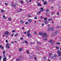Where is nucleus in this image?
I'll return each instance as SVG.
<instances>
[{
    "label": "nucleus",
    "instance_id": "obj_1",
    "mask_svg": "<svg viewBox=\"0 0 61 61\" xmlns=\"http://www.w3.org/2000/svg\"><path fill=\"white\" fill-rule=\"evenodd\" d=\"M57 54H59V56H61V52H60L59 50H58V51H57Z\"/></svg>",
    "mask_w": 61,
    "mask_h": 61
},
{
    "label": "nucleus",
    "instance_id": "obj_2",
    "mask_svg": "<svg viewBox=\"0 0 61 61\" xmlns=\"http://www.w3.org/2000/svg\"><path fill=\"white\" fill-rule=\"evenodd\" d=\"M46 35H47V34H46V33H44L43 34V36H45V37H48Z\"/></svg>",
    "mask_w": 61,
    "mask_h": 61
},
{
    "label": "nucleus",
    "instance_id": "obj_3",
    "mask_svg": "<svg viewBox=\"0 0 61 61\" xmlns=\"http://www.w3.org/2000/svg\"><path fill=\"white\" fill-rule=\"evenodd\" d=\"M9 34V32L8 31H6L4 33V35H5V34H6V35H8Z\"/></svg>",
    "mask_w": 61,
    "mask_h": 61
},
{
    "label": "nucleus",
    "instance_id": "obj_4",
    "mask_svg": "<svg viewBox=\"0 0 61 61\" xmlns=\"http://www.w3.org/2000/svg\"><path fill=\"white\" fill-rule=\"evenodd\" d=\"M43 4L44 5H47V3L46 1H45L44 2Z\"/></svg>",
    "mask_w": 61,
    "mask_h": 61
},
{
    "label": "nucleus",
    "instance_id": "obj_5",
    "mask_svg": "<svg viewBox=\"0 0 61 61\" xmlns=\"http://www.w3.org/2000/svg\"><path fill=\"white\" fill-rule=\"evenodd\" d=\"M53 20V19L52 18H50L48 20V21H52Z\"/></svg>",
    "mask_w": 61,
    "mask_h": 61
},
{
    "label": "nucleus",
    "instance_id": "obj_6",
    "mask_svg": "<svg viewBox=\"0 0 61 61\" xmlns=\"http://www.w3.org/2000/svg\"><path fill=\"white\" fill-rule=\"evenodd\" d=\"M41 12V11H38L37 12V15H39V14H40Z\"/></svg>",
    "mask_w": 61,
    "mask_h": 61
},
{
    "label": "nucleus",
    "instance_id": "obj_7",
    "mask_svg": "<svg viewBox=\"0 0 61 61\" xmlns=\"http://www.w3.org/2000/svg\"><path fill=\"white\" fill-rule=\"evenodd\" d=\"M44 21H47V18H46V17H44Z\"/></svg>",
    "mask_w": 61,
    "mask_h": 61
},
{
    "label": "nucleus",
    "instance_id": "obj_8",
    "mask_svg": "<svg viewBox=\"0 0 61 61\" xmlns=\"http://www.w3.org/2000/svg\"><path fill=\"white\" fill-rule=\"evenodd\" d=\"M32 20L31 19H29L28 20V22H32Z\"/></svg>",
    "mask_w": 61,
    "mask_h": 61
},
{
    "label": "nucleus",
    "instance_id": "obj_9",
    "mask_svg": "<svg viewBox=\"0 0 61 61\" xmlns=\"http://www.w3.org/2000/svg\"><path fill=\"white\" fill-rule=\"evenodd\" d=\"M40 10H41V11H44V10H43V9H44V8H41L40 9Z\"/></svg>",
    "mask_w": 61,
    "mask_h": 61
},
{
    "label": "nucleus",
    "instance_id": "obj_10",
    "mask_svg": "<svg viewBox=\"0 0 61 61\" xmlns=\"http://www.w3.org/2000/svg\"><path fill=\"white\" fill-rule=\"evenodd\" d=\"M6 58L5 57L3 58V61H6Z\"/></svg>",
    "mask_w": 61,
    "mask_h": 61
},
{
    "label": "nucleus",
    "instance_id": "obj_11",
    "mask_svg": "<svg viewBox=\"0 0 61 61\" xmlns=\"http://www.w3.org/2000/svg\"><path fill=\"white\" fill-rule=\"evenodd\" d=\"M44 23H45V24H48V22L47 21H46Z\"/></svg>",
    "mask_w": 61,
    "mask_h": 61
},
{
    "label": "nucleus",
    "instance_id": "obj_12",
    "mask_svg": "<svg viewBox=\"0 0 61 61\" xmlns=\"http://www.w3.org/2000/svg\"><path fill=\"white\" fill-rule=\"evenodd\" d=\"M18 35V33H17L15 34L14 35L15 37H17V35Z\"/></svg>",
    "mask_w": 61,
    "mask_h": 61
},
{
    "label": "nucleus",
    "instance_id": "obj_13",
    "mask_svg": "<svg viewBox=\"0 0 61 61\" xmlns=\"http://www.w3.org/2000/svg\"><path fill=\"white\" fill-rule=\"evenodd\" d=\"M37 5H38L39 6H41V5L39 3H38Z\"/></svg>",
    "mask_w": 61,
    "mask_h": 61
},
{
    "label": "nucleus",
    "instance_id": "obj_14",
    "mask_svg": "<svg viewBox=\"0 0 61 61\" xmlns=\"http://www.w3.org/2000/svg\"><path fill=\"white\" fill-rule=\"evenodd\" d=\"M3 17L4 18H7V17H5V15L3 16Z\"/></svg>",
    "mask_w": 61,
    "mask_h": 61
},
{
    "label": "nucleus",
    "instance_id": "obj_15",
    "mask_svg": "<svg viewBox=\"0 0 61 61\" xmlns=\"http://www.w3.org/2000/svg\"><path fill=\"white\" fill-rule=\"evenodd\" d=\"M11 5L12 6H14V7H15L16 6V5H14L13 4H12Z\"/></svg>",
    "mask_w": 61,
    "mask_h": 61
},
{
    "label": "nucleus",
    "instance_id": "obj_16",
    "mask_svg": "<svg viewBox=\"0 0 61 61\" xmlns=\"http://www.w3.org/2000/svg\"><path fill=\"white\" fill-rule=\"evenodd\" d=\"M56 44H57V45H59L60 44V42H57L56 43Z\"/></svg>",
    "mask_w": 61,
    "mask_h": 61
},
{
    "label": "nucleus",
    "instance_id": "obj_17",
    "mask_svg": "<svg viewBox=\"0 0 61 61\" xmlns=\"http://www.w3.org/2000/svg\"><path fill=\"white\" fill-rule=\"evenodd\" d=\"M8 19L9 21H11L12 20V19L10 18H9Z\"/></svg>",
    "mask_w": 61,
    "mask_h": 61
},
{
    "label": "nucleus",
    "instance_id": "obj_18",
    "mask_svg": "<svg viewBox=\"0 0 61 61\" xmlns=\"http://www.w3.org/2000/svg\"><path fill=\"white\" fill-rule=\"evenodd\" d=\"M20 60V58H17L16 60V61H19Z\"/></svg>",
    "mask_w": 61,
    "mask_h": 61
},
{
    "label": "nucleus",
    "instance_id": "obj_19",
    "mask_svg": "<svg viewBox=\"0 0 61 61\" xmlns=\"http://www.w3.org/2000/svg\"><path fill=\"white\" fill-rule=\"evenodd\" d=\"M54 30V28H51V31H53V30Z\"/></svg>",
    "mask_w": 61,
    "mask_h": 61
},
{
    "label": "nucleus",
    "instance_id": "obj_20",
    "mask_svg": "<svg viewBox=\"0 0 61 61\" xmlns=\"http://www.w3.org/2000/svg\"><path fill=\"white\" fill-rule=\"evenodd\" d=\"M39 35L40 36H42V33L41 32H40L39 33Z\"/></svg>",
    "mask_w": 61,
    "mask_h": 61
},
{
    "label": "nucleus",
    "instance_id": "obj_21",
    "mask_svg": "<svg viewBox=\"0 0 61 61\" xmlns=\"http://www.w3.org/2000/svg\"><path fill=\"white\" fill-rule=\"evenodd\" d=\"M27 36H30V33H27Z\"/></svg>",
    "mask_w": 61,
    "mask_h": 61
},
{
    "label": "nucleus",
    "instance_id": "obj_22",
    "mask_svg": "<svg viewBox=\"0 0 61 61\" xmlns=\"http://www.w3.org/2000/svg\"><path fill=\"white\" fill-rule=\"evenodd\" d=\"M53 42V41L52 40H50L49 42V43H52Z\"/></svg>",
    "mask_w": 61,
    "mask_h": 61
},
{
    "label": "nucleus",
    "instance_id": "obj_23",
    "mask_svg": "<svg viewBox=\"0 0 61 61\" xmlns=\"http://www.w3.org/2000/svg\"><path fill=\"white\" fill-rule=\"evenodd\" d=\"M58 33V31H56L55 32V34H57Z\"/></svg>",
    "mask_w": 61,
    "mask_h": 61
},
{
    "label": "nucleus",
    "instance_id": "obj_24",
    "mask_svg": "<svg viewBox=\"0 0 61 61\" xmlns=\"http://www.w3.org/2000/svg\"><path fill=\"white\" fill-rule=\"evenodd\" d=\"M5 51H4L3 52V55H5Z\"/></svg>",
    "mask_w": 61,
    "mask_h": 61
},
{
    "label": "nucleus",
    "instance_id": "obj_25",
    "mask_svg": "<svg viewBox=\"0 0 61 61\" xmlns=\"http://www.w3.org/2000/svg\"><path fill=\"white\" fill-rule=\"evenodd\" d=\"M24 42H25V43H26V44H28V42L26 41H24Z\"/></svg>",
    "mask_w": 61,
    "mask_h": 61
},
{
    "label": "nucleus",
    "instance_id": "obj_26",
    "mask_svg": "<svg viewBox=\"0 0 61 61\" xmlns=\"http://www.w3.org/2000/svg\"><path fill=\"white\" fill-rule=\"evenodd\" d=\"M23 33L25 35H26V33H27V32H23Z\"/></svg>",
    "mask_w": 61,
    "mask_h": 61
},
{
    "label": "nucleus",
    "instance_id": "obj_27",
    "mask_svg": "<svg viewBox=\"0 0 61 61\" xmlns=\"http://www.w3.org/2000/svg\"><path fill=\"white\" fill-rule=\"evenodd\" d=\"M1 11L2 13H4V10H1Z\"/></svg>",
    "mask_w": 61,
    "mask_h": 61
},
{
    "label": "nucleus",
    "instance_id": "obj_28",
    "mask_svg": "<svg viewBox=\"0 0 61 61\" xmlns=\"http://www.w3.org/2000/svg\"><path fill=\"white\" fill-rule=\"evenodd\" d=\"M22 50V49L20 48L19 49V51H21Z\"/></svg>",
    "mask_w": 61,
    "mask_h": 61
},
{
    "label": "nucleus",
    "instance_id": "obj_29",
    "mask_svg": "<svg viewBox=\"0 0 61 61\" xmlns=\"http://www.w3.org/2000/svg\"><path fill=\"white\" fill-rule=\"evenodd\" d=\"M56 48L57 49H59V47L57 46L56 47Z\"/></svg>",
    "mask_w": 61,
    "mask_h": 61
},
{
    "label": "nucleus",
    "instance_id": "obj_30",
    "mask_svg": "<svg viewBox=\"0 0 61 61\" xmlns=\"http://www.w3.org/2000/svg\"><path fill=\"white\" fill-rule=\"evenodd\" d=\"M57 56L56 55H54V57H57Z\"/></svg>",
    "mask_w": 61,
    "mask_h": 61
},
{
    "label": "nucleus",
    "instance_id": "obj_31",
    "mask_svg": "<svg viewBox=\"0 0 61 61\" xmlns=\"http://www.w3.org/2000/svg\"><path fill=\"white\" fill-rule=\"evenodd\" d=\"M20 22L21 23H24V21H22V20H21L20 21Z\"/></svg>",
    "mask_w": 61,
    "mask_h": 61
},
{
    "label": "nucleus",
    "instance_id": "obj_32",
    "mask_svg": "<svg viewBox=\"0 0 61 61\" xmlns=\"http://www.w3.org/2000/svg\"><path fill=\"white\" fill-rule=\"evenodd\" d=\"M6 48H9L10 47L9 46H6Z\"/></svg>",
    "mask_w": 61,
    "mask_h": 61
},
{
    "label": "nucleus",
    "instance_id": "obj_33",
    "mask_svg": "<svg viewBox=\"0 0 61 61\" xmlns=\"http://www.w3.org/2000/svg\"><path fill=\"white\" fill-rule=\"evenodd\" d=\"M15 30H13L12 31V32L13 33H15Z\"/></svg>",
    "mask_w": 61,
    "mask_h": 61
},
{
    "label": "nucleus",
    "instance_id": "obj_34",
    "mask_svg": "<svg viewBox=\"0 0 61 61\" xmlns=\"http://www.w3.org/2000/svg\"><path fill=\"white\" fill-rule=\"evenodd\" d=\"M37 43H38L39 45H40L41 43H40V42H39L38 41H37Z\"/></svg>",
    "mask_w": 61,
    "mask_h": 61
},
{
    "label": "nucleus",
    "instance_id": "obj_35",
    "mask_svg": "<svg viewBox=\"0 0 61 61\" xmlns=\"http://www.w3.org/2000/svg\"><path fill=\"white\" fill-rule=\"evenodd\" d=\"M34 34L35 35H36V31H35V32L34 33Z\"/></svg>",
    "mask_w": 61,
    "mask_h": 61
},
{
    "label": "nucleus",
    "instance_id": "obj_36",
    "mask_svg": "<svg viewBox=\"0 0 61 61\" xmlns=\"http://www.w3.org/2000/svg\"><path fill=\"white\" fill-rule=\"evenodd\" d=\"M28 24V22H26L25 23V24L26 25H27V24Z\"/></svg>",
    "mask_w": 61,
    "mask_h": 61
},
{
    "label": "nucleus",
    "instance_id": "obj_37",
    "mask_svg": "<svg viewBox=\"0 0 61 61\" xmlns=\"http://www.w3.org/2000/svg\"><path fill=\"white\" fill-rule=\"evenodd\" d=\"M26 53L28 54V53H29V51H27V52H26Z\"/></svg>",
    "mask_w": 61,
    "mask_h": 61
},
{
    "label": "nucleus",
    "instance_id": "obj_38",
    "mask_svg": "<svg viewBox=\"0 0 61 61\" xmlns=\"http://www.w3.org/2000/svg\"><path fill=\"white\" fill-rule=\"evenodd\" d=\"M49 55H50V56H51V55H52V54L51 53H49Z\"/></svg>",
    "mask_w": 61,
    "mask_h": 61
},
{
    "label": "nucleus",
    "instance_id": "obj_39",
    "mask_svg": "<svg viewBox=\"0 0 61 61\" xmlns=\"http://www.w3.org/2000/svg\"><path fill=\"white\" fill-rule=\"evenodd\" d=\"M5 5L6 6H7V3H5Z\"/></svg>",
    "mask_w": 61,
    "mask_h": 61
},
{
    "label": "nucleus",
    "instance_id": "obj_40",
    "mask_svg": "<svg viewBox=\"0 0 61 61\" xmlns=\"http://www.w3.org/2000/svg\"><path fill=\"white\" fill-rule=\"evenodd\" d=\"M9 58H10L11 57V55H9Z\"/></svg>",
    "mask_w": 61,
    "mask_h": 61
},
{
    "label": "nucleus",
    "instance_id": "obj_41",
    "mask_svg": "<svg viewBox=\"0 0 61 61\" xmlns=\"http://www.w3.org/2000/svg\"><path fill=\"white\" fill-rule=\"evenodd\" d=\"M20 2H21L22 4H24V3H23V2L22 1H21Z\"/></svg>",
    "mask_w": 61,
    "mask_h": 61
},
{
    "label": "nucleus",
    "instance_id": "obj_42",
    "mask_svg": "<svg viewBox=\"0 0 61 61\" xmlns=\"http://www.w3.org/2000/svg\"><path fill=\"white\" fill-rule=\"evenodd\" d=\"M20 39L21 40H22V39H23V38L22 37L20 38Z\"/></svg>",
    "mask_w": 61,
    "mask_h": 61
},
{
    "label": "nucleus",
    "instance_id": "obj_43",
    "mask_svg": "<svg viewBox=\"0 0 61 61\" xmlns=\"http://www.w3.org/2000/svg\"><path fill=\"white\" fill-rule=\"evenodd\" d=\"M57 15H59V12H58L57 13Z\"/></svg>",
    "mask_w": 61,
    "mask_h": 61
},
{
    "label": "nucleus",
    "instance_id": "obj_44",
    "mask_svg": "<svg viewBox=\"0 0 61 61\" xmlns=\"http://www.w3.org/2000/svg\"><path fill=\"white\" fill-rule=\"evenodd\" d=\"M4 47L2 46L1 47V49H4Z\"/></svg>",
    "mask_w": 61,
    "mask_h": 61
},
{
    "label": "nucleus",
    "instance_id": "obj_45",
    "mask_svg": "<svg viewBox=\"0 0 61 61\" xmlns=\"http://www.w3.org/2000/svg\"><path fill=\"white\" fill-rule=\"evenodd\" d=\"M39 48V47L38 46L36 47V48Z\"/></svg>",
    "mask_w": 61,
    "mask_h": 61
},
{
    "label": "nucleus",
    "instance_id": "obj_46",
    "mask_svg": "<svg viewBox=\"0 0 61 61\" xmlns=\"http://www.w3.org/2000/svg\"><path fill=\"white\" fill-rule=\"evenodd\" d=\"M30 32V30H29L27 32V34H28V33H29V32Z\"/></svg>",
    "mask_w": 61,
    "mask_h": 61
},
{
    "label": "nucleus",
    "instance_id": "obj_47",
    "mask_svg": "<svg viewBox=\"0 0 61 61\" xmlns=\"http://www.w3.org/2000/svg\"><path fill=\"white\" fill-rule=\"evenodd\" d=\"M46 12H49V10H46Z\"/></svg>",
    "mask_w": 61,
    "mask_h": 61
},
{
    "label": "nucleus",
    "instance_id": "obj_48",
    "mask_svg": "<svg viewBox=\"0 0 61 61\" xmlns=\"http://www.w3.org/2000/svg\"><path fill=\"white\" fill-rule=\"evenodd\" d=\"M1 58H2V57L1 56H0V61L1 59Z\"/></svg>",
    "mask_w": 61,
    "mask_h": 61
},
{
    "label": "nucleus",
    "instance_id": "obj_49",
    "mask_svg": "<svg viewBox=\"0 0 61 61\" xmlns=\"http://www.w3.org/2000/svg\"><path fill=\"white\" fill-rule=\"evenodd\" d=\"M34 18L35 19H37V18H36V17H34Z\"/></svg>",
    "mask_w": 61,
    "mask_h": 61
},
{
    "label": "nucleus",
    "instance_id": "obj_50",
    "mask_svg": "<svg viewBox=\"0 0 61 61\" xmlns=\"http://www.w3.org/2000/svg\"><path fill=\"white\" fill-rule=\"evenodd\" d=\"M24 43H25V41H23L22 42V44H24Z\"/></svg>",
    "mask_w": 61,
    "mask_h": 61
},
{
    "label": "nucleus",
    "instance_id": "obj_51",
    "mask_svg": "<svg viewBox=\"0 0 61 61\" xmlns=\"http://www.w3.org/2000/svg\"><path fill=\"white\" fill-rule=\"evenodd\" d=\"M46 56L44 57V59H45L46 58Z\"/></svg>",
    "mask_w": 61,
    "mask_h": 61
},
{
    "label": "nucleus",
    "instance_id": "obj_52",
    "mask_svg": "<svg viewBox=\"0 0 61 61\" xmlns=\"http://www.w3.org/2000/svg\"><path fill=\"white\" fill-rule=\"evenodd\" d=\"M47 38L45 39H44V40H47Z\"/></svg>",
    "mask_w": 61,
    "mask_h": 61
},
{
    "label": "nucleus",
    "instance_id": "obj_53",
    "mask_svg": "<svg viewBox=\"0 0 61 61\" xmlns=\"http://www.w3.org/2000/svg\"><path fill=\"white\" fill-rule=\"evenodd\" d=\"M22 29H25V28L24 27H22Z\"/></svg>",
    "mask_w": 61,
    "mask_h": 61
},
{
    "label": "nucleus",
    "instance_id": "obj_54",
    "mask_svg": "<svg viewBox=\"0 0 61 61\" xmlns=\"http://www.w3.org/2000/svg\"><path fill=\"white\" fill-rule=\"evenodd\" d=\"M14 36V34H12L11 35V36L12 37H13Z\"/></svg>",
    "mask_w": 61,
    "mask_h": 61
},
{
    "label": "nucleus",
    "instance_id": "obj_55",
    "mask_svg": "<svg viewBox=\"0 0 61 61\" xmlns=\"http://www.w3.org/2000/svg\"><path fill=\"white\" fill-rule=\"evenodd\" d=\"M50 30V28H49L48 29V31H49Z\"/></svg>",
    "mask_w": 61,
    "mask_h": 61
},
{
    "label": "nucleus",
    "instance_id": "obj_56",
    "mask_svg": "<svg viewBox=\"0 0 61 61\" xmlns=\"http://www.w3.org/2000/svg\"><path fill=\"white\" fill-rule=\"evenodd\" d=\"M28 16L29 17H30V15H28Z\"/></svg>",
    "mask_w": 61,
    "mask_h": 61
},
{
    "label": "nucleus",
    "instance_id": "obj_57",
    "mask_svg": "<svg viewBox=\"0 0 61 61\" xmlns=\"http://www.w3.org/2000/svg\"><path fill=\"white\" fill-rule=\"evenodd\" d=\"M8 45V44H6V46H7Z\"/></svg>",
    "mask_w": 61,
    "mask_h": 61
},
{
    "label": "nucleus",
    "instance_id": "obj_58",
    "mask_svg": "<svg viewBox=\"0 0 61 61\" xmlns=\"http://www.w3.org/2000/svg\"><path fill=\"white\" fill-rule=\"evenodd\" d=\"M6 43H7L8 42V41L7 40H6Z\"/></svg>",
    "mask_w": 61,
    "mask_h": 61
},
{
    "label": "nucleus",
    "instance_id": "obj_59",
    "mask_svg": "<svg viewBox=\"0 0 61 61\" xmlns=\"http://www.w3.org/2000/svg\"><path fill=\"white\" fill-rule=\"evenodd\" d=\"M34 58L36 60V57H35Z\"/></svg>",
    "mask_w": 61,
    "mask_h": 61
},
{
    "label": "nucleus",
    "instance_id": "obj_60",
    "mask_svg": "<svg viewBox=\"0 0 61 61\" xmlns=\"http://www.w3.org/2000/svg\"><path fill=\"white\" fill-rule=\"evenodd\" d=\"M2 47V45H0V48H1Z\"/></svg>",
    "mask_w": 61,
    "mask_h": 61
},
{
    "label": "nucleus",
    "instance_id": "obj_61",
    "mask_svg": "<svg viewBox=\"0 0 61 61\" xmlns=\"http://www.w3.org/2000/svg\"><path fill=\"white\" fill-rule=\"evenodd\" d=\"M44 24H42V26H44Z\"/></svg>",
    "mask_w": 61,
    "mask_h": 61
},
{
    "label": "nucleus",
    "instance_id": "obj_62",
    "mask_svg": "<svg viewBox=\"0 0 61 61\" xmlns=\"http://www.w3.org/2000/svg\"><path fill=\"white\" fill-rule=\"evenodd\" d=\"M41 19H43V17H42L41 16Z\"/></svg>",
    "mask_w": 61,
    "mask_h": 61
},
{
    "label": "nucleus",
    "instance_id": "obj_63",
    "mask_svg": "<svg viewBox=\"0 0 61 61\" xmlns=\"http://www.w3.org/2000/svg\"><path fill=\"white\" fill-rule=\"evenodd\" d=\"M59 26H57L56 28H59Z\"/></svg>",
    "mask_w": 61,
    "mask_h": 61
},
{
    "label": "nucleus",
    "instance_id": "obj_64",
    "mask_svg": "<svg viewBox=\"0 0 61 61\" xmlns=\"http://www.w3.org/2000/svg\"><path fill=\"white\" fill-rule=\"evenodd\" d=\"M51 60H50V59L48 60V61H50Z\"/></svg>",
    "mask_w": 61,
    "mask_h": 61
}]
</instances>
